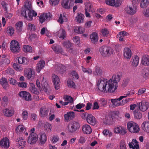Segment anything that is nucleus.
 <instances>
[{
	"label": "nucleus",
	"mask_w": 149,
	"mask_h": 149,
	"mask_svg": "<svg viewBox=\"0 0 149 149\" xmlns=\"http://www.w3.org/2000/svg\"><path fill=\"white\" fill-rule=\"evenodd\" d=\"M99 51L103 56L108 57L111 55L113 52V50L110 47L103 46L99 49Z\"/></svg>",
	"instance_id": "nucleus-4"
},
{
	"label": "nucleus",
	"mask_w": 149,
	"mask_h": 149,
	"mask_svg": "<svg viewBox=\"0 0 149 149\" xmlns=\"http://www.w3.org/2000/svg\"><path fill=\"white\" fill-rule=\"evenodd\" d=\"M17 144L18 143V146L19 147L21 146L22 148L25 146L26 144V141L24 140H22L20 141L19 142H18Z\"/></svg>",
	"instance_id": "nucleus-58"
},
{
	"label": "nucleus",
	"mask_w": 149,
	"mask_h": 149,
	"mask_svg": "<svg viewBox=\"0 0 149 149\" xmlns=\"http://www.w3.org/2000/svg\"><path fill=\"white\" fill-rule=\"evenodd\" d=\"M134 118L137 119H140L142 117L141 113L139 111L135 112L134 113Z\"/></svg>",
	"instance_id": "nucleus-45"
},
{
	"label": "nucleus",
	"mask_w": 149,
	"mask_h": 149,
	"mask_svg": "<svg viewBox=\"0 0 149 149\" xmlns=\"http://www.w3.org/2000/svg\"><path fill=\"white\" fill-rule=\"evenodd\" d=\"M2 111L4 115L8 117L12 116L14 113L13 110L10 108L4 109H3Z\"/></svg>",
	"instance_id": "nucleus-21"
},
{
	"label": "nucleus",
	"mask_w": 149,
	"mask_h": 149,
	"mask_svg": "<svg viewBox=\"0 0 149 149\" xmlns=\"http://www.w3.org/2000/svg\"><path fill=\"white\" fill-rule=\"evenodd\" d=\"M32 6L29 3L24 5V7L22 9L21 13L22 15L26 19L31 20L33 16L36 17L37 15V13L34 10L31 11Z\"/></svg>",
	"instance_id": "nucleus-2"
},
{
	"label": "nucleus",
	"mask_w": 149,
	"mask_h": 149,
	"mask_svg": "<svg viewBox=\"0 0 149 149\" xmlns=\"http://www.w3.org/2000/svg\"><path fill=\"white\" fill-rule=\"evenodd\" d=\"M142 64L145 65H149V56L147 55H144L142 58Z\"/></svg>",
	"instance_id": "nucleus-34"
},
{
	"label": "nucleus",
	"mask_w": 149,
	"mask_h": 149,
	"mask_svg": "<svg viewBox=\"0 0 149 149\" xmlns=\"http://www.w3.org/2000/svg\"><path fill=\"white\" fill-rule=\"evenodd\" d=\"M142 130L145 132L149 133V121H145L141 125Z\"/></svg>",
	"instance_id": "nucleus-27"
},
{
	"label": "nucleus",
	"mask_w": 149,
	"mask_h": 149,
	"mask_svg": "<svg viewBox=\"0 0 149 149\" xmlns=\"http://www.w3.org/2000/svg\"><path fill=\"white\" fill-rule=\"evenodd\" d=\"M85 106V104L79 103L76 105V107L77 109H80L81 108L84 107Z\"/></svg>",
	"instance_id": "nucleus-61"
},
{
	"label": "nucleus",
	"mask_w": 149,
	"mask_h": 149,
	"mask_svg": "<svg viewBox=\"0 0 149 149\" xmlns=\"http://www.w3.org/2000/svg\"><path fill=\"white\" fill-rule=\"evenodd\" d=\"M142 75L143 77L145 79L149 77V74L147 69H145L143 70Z\"/></svg>",
	"instance_id": "nucleus-48"
},
{
	"label": "nucleus",
	"mask_w": 149,
	"mask_h": 149,
	"mask_svg": "<svg viewBox=\"0 0 149 149\" xmlns=\"http://www.w3.org/2000/svg\"><path fill=\"white\" fill-rule=\"evenodd\" d=\"M45 65V61L43 60H40L38 63L37 65L36 70L37 72L39 73Z\"/></svg>",
	"instance_id": "nucleus-28"
},
{
	"label": "nucleus",
	"mask_w": 149,
	"mask_h": 149,
	"mask_svg": "<svg viewBox=\"0 0 149 149\" xmlns=\"http://www.w3.org/2000/svg\"><path fill=\"white\" fill-rule=\"evenodd\" d=\"M40 136L39 138V143L40 145H43L45 143L47 140V136L45 133L41 132Z\"/></svg>",
	"instance_id": "nucleus-24"
},
{
	"label": "nucleus",
	"mask_w": 149,
	"mask_h": 149,
	"mask_svg": "<svg viewBox=\"0 0 149 149\" xmlns=\"http://www.w3.org/2000/svg\"><path fill=\"white\" fill-rule=\"evenodd\" d=\"M149 0H142L140 3V6L142 8H146L148 5Z\"/></svg>",
	"instance_id": "nucleus-42"
},
{
	"label": "nucleus",
	"mask_w": 149,
	"mask_h": 149,
	"mask_svg": "<svg viewBox=\"0 0 149 149\" xmlns=\"http://www.w3.org/2000/svg\"><path fill=\"white\" fill-rule=\"evenodd\" d=\"M67 127L69 132L73 133L79 131L80 127V125L77 121H72L68 124Z\"/></svg>",
	"instance_id": "nucleus-3"
},
{
	"label": "nucleus",
	"mask_w": 149,
	"mask_h": 149,
	"mask_svg": "<svg viewBox=\"0 0 149 149\" xmlns=\"http://www.w3.org/2000/svg\"><path fill=\"white\" fill-rule=\"evenodd\" d=\"M31 87L30 90L32 93L35 94H38L39 93L37 89L35 87V85L33 83H30Z\"/></svg>",
	"instance_id": "nucleus-41"
},
{
	"label": "nucleus",
	"mask_w": 149,
	"mask_h": 149,
	"mask_svg": "<svg viewBox=\"0 0 149 149\" xmlns=\"http://www.w3.org/2000/svg\"><path fill=\"white\" fill-rule=\"evenodd\" d=\"M139 109L142 111H146L149 107V103L144 101H142L139 103H137Z\"/></svg>",
	"instance_id": "nucleus-7"
},
{
	"label": "nucleus",
	"mask_w": 149,
	"mask_h": 149,
	"mask_svg": "<svg viewBox=\"0 0 149 149\" xmlns=\"http://www.w3.org/2000/svg\"><path fill=\"white\" fill-rule=\"evenodd\" d=\"M6 71V73L10 75H13L14 73V71L13 70L10 68H8Z\"/></svg>",
	"instance_id": "nucleus-64"
},
{
	"label": "nucleus",
	"mask_w": 149,
	"mask_h": 149,
	"mask_svg": "<svg viewBox=\"0 0 149 149\" xmlns=\"http://www.w3.org/2000/svg\"><path fill=\"white\" fill-rule=\"evenodd\" d=\"M119 147L120 149H127L125 142L124 140H121L120 141Z\"/></svg>",
	"instance_id": "nucleus-49"
},
{
	"label": "nucleus",
	"mask_w": 149,
	"mask_h": 149,
	"mask_svg": "<svg viewBox=\"0 0 149 149\" xmlns=\"http://www.w3.org/2000/svg\"><path fill=\"white\" fill-rule=\"evenodd\" d=\"M106 123L107 124H111L114 121L115 118L113 115H109L105 118Z\"/></svg>",
	"instance_id": "nucleus-33"
},
{
	"label": "nucleus",
	"mask_w": 149,
	"mask_h": 149,
	"mask_svg": "<svg viewBox=\"0 0 149 149\" xmlns=\"http://www.w3.org/2000/svg\"><path fill=\"white\" fill-rule=\"evenodd\" d=\"M75 114L73 111L68 112L67 113L64 114V120L66 122H68L70 120H72L74 118Z\"/></svg>",
	"instance_id": "nucleus-11"
},
{
	"label": "nucleus",
	"mask_w": 149,
	"mask_h": 149,
	"mask_svg": "<svg viewBox=\"0 0 149 149\" xmlns=\"http://www.w3.org/2000/svg\"><path fill=\"white\" fill-rule=\"evenodd\" d=\"M60 0H49V3L52 6L58 5L59 3Z\"/></svg>",
	"instance_id": "nucleus-55"
},
{
	"label": "nucleus",
	"mask_w": 149,
	"mask_h": 149,
	"mask_svg": "<svg viewBox=\"0 0 149 149\" xmlns=\"http://www.w3.org/2000/svg\"><path fill=\"white\" fill-rule=\"evenodd\" d=\"M83 133L86 134H89L92 132V130L91 126L88 125H83L82 127Z\"/></svg>",
	"instance_id": "nucleus-17"
},
{
	"label": "nucleus",
	"mask_w": 149,
	"mask_h": 149,
	"mask_svg": "<svg viewBox=\"0 0 149 149\" xmlns=\"http://www.w3.org/2000/svg\"><path fill=\"white\" fill-rule=\"evenodd\" d=\"M35 25L34 24L29 23L28 24L27 28L28 29L35 30Z\"/></svg>",
	"instance_id": "nucleus-57"
},
{
	"label": "nucleus",
	"mask_w": 149,
	"mask_h": 149,
	"mask_svg": "<svg viewBox=\"0 0 149 149\" xmlns=\"http://www.w3.org/2000/svg\"><path fill=\"white\" fill-rule=\"evenodd\" d=\"M58 36L60 38L63 39L65 37L66 32L64 29H61L58 31Z\"/></svg>",
	"instance_id": "nucleus-38"
},
{
	"label": "nucleus",
	"mask_w": 149,
	"mask_h": 149,
	"mask_svg": "<svg viewBox=\"0 0 149 149\" xmlns=\"http://www.w3.org/2000/svg\"><path fill=\"white\" fill-rule=\"evenodd\" d=\"M14 30L12 27H8L7 29V32L9 35L12 36L14 33Z\"/></svg>",
	"instance_id": "nucleus-50"
},
{
	"label": "nucleus",
	"mask_w": 149,
	"mask_h": 149,
	"mask_svg": "<svg viewBox=\"0 0 149 149\" xmlns=\"http://www.w3.org/2000/svg\"><path fill=\"white\" fill-rule=\"evenodd\" d=\"M23 119L24 120H26L28 118V113L26 111H23L22 114Z\"/></svg>",
	"instance_id": "nucleus-54"
},
{
	"label": "nucleus",
	"mask_w": 149,
	"mask_h": 149,
	"mask_svg": "<svg viewBox=\"0 0 149 149\" xmlns=\"http://www.w3.org/2000/svg\"><path fill=\"white\" fill-rule=\"evenodd\" d=\"M49 110L47 108L42 107L40 110V114L41 117H45L48 115Z\"/></svg>",
	"instance_id": "nucleus-36"
},
{
	"label": "nucleus",
	"mask_w": 149,
	"mask_h": 149,
	"mask_svg": "<svg viewBox=\"0 0 149 149\" xmlns=\"http://www.w3.org/2000/svg\"><path fill=\"white\" fill-rule=\"evenodd\" d=\"M73 40L74 42L78 44L80 42L79 37L77 36H75L73 38Z\"/></svg>",
	"instance_id": "nucleus-63"
},
{
	"label": "nucleus",
	"mask_w": 149,
	"mask_h": 149,
	"mask_svg": "<svg viewBox=\"0 0 149 149\" xmlns=\"http://www.w3.org/2000/svg\"><path fill=\"white\" fill-rule=\"evenodd\" d=\"M59 140L58 137L57 136H53L52 138V141L53 143H55Z\"/></svg>",
	"instance_id": "nucleus-60"
},
{
	"label": "nucleus",
	"mask_w": 149,
	"mask_h": 149,
	"mask_svg": "<svg viewBox=\"0 0 149 149\" xmlns=\"http://www.w3.org/2000/svg\"><path fill=\"white\" fill-rule=\"evenodd\" d=\"M24 74L28 79L34 77L35 76L34 72L30 68H28L25 70Z\"/></svg>",
	"instance_id": "nucleus-20"
},
{
	"label": "nucleus",
	"mask_w": 149,
	"mask_h": 149,
	"mask_svg": "<svg viewBox=\"0 0 149 149\" xmlns=\"http://www.w3.org/2000/svg\"><path fill=\"white\" fill-rule=\"evenodd\" d=\"M24 51V52H30L32 51V48L30 46L25 45L23 47Z\"/></svg>",
	"instance_id": "nucleus-47"
},
{
	"label": "nucleus",
	"mask_w": 149,
	"mask_h": 149,
	"mask_svg": "<svg viewBox=\"0 0 149 149\" xmlns=\"http://www.w3.org/2000/svg\"><path fill=\"white\" fill-rule=\"evenodd\" d=\"M84 16L81 13H78L75 17V20L78 23H83L84 21Z\"/></svg>",
	"instance_id": "nucleus-32"
},
{
	"label": "nucleus",
	"mask_w": 149,
	"mask_h": 149,
	"mask_svg": "<svg viewBox=\"0 0 149 149\" xmlns=\"http://www.w3.org/2000/svg\"><path fill=\"white\" fill-rule=\"evenodd\" d=\"M63 99L65 101L68 102L69 103H70L71 105L73 104V99L70 96L64 95L63 97Z\"/></svg>",
	"instance_id": "nucleus-37"
},
{
	"label": "nucleus",
	"mask_w": 149,
	"mask_h": 149,
	"mask_svg": "<svg viewBox=\"0 0 149 149\" xmlns=\"http://www.w3.org/2000/svg\"><path fill=\"white\" fill-rule=\"evenodd\" d=\"M125 96H120L118 98L111 99V102L112 104L113 107H115L120 106V101L123 98H125Z\"/></svg>",
	"instance_id": "nucleus-19"
},
{
	"label": "nucleus",
	"mask_w": 149,
	"mask_h": 149,
	"mask_svg": "<svg viewBox=\"0 0 149 149\" xmlns=\"http://www.w3.org/2000/svg\"><path fill=\"white\" fill-rule=\"evenodd\" d=\"M105 2L106 4L113 6L118 7L121 4L120 2H118L117 1L116 2L115 0H106Z\"/></svg>",
	"instance_id": "nucleus-31"
},
{
	"label": "nucleus",
	"mask_w": 149,
	"mask_h": 149,
	"mask_svg": "<svg viewBox=\"0 0 149 149\" xmlns=\"http://www.w3.org/2000/svg\"><path fill=\"white\" fill-rule=\"evenodd\" d=\"M19 87L23 88H25L27 87V84L24 82H19L17 83Z\"/></svg>",
	"instance_id": "nucleus-53"
},
{
	"label": "nucleus",
	"mask_w": 149,
	"mask_h": 149,
	"mask_svg": "<svg viewBox=\"0 0 149 149\" xmlns=\"http://www.w3.org/2000/svg\"><path fill=\"white\" fill-rule=\"evenodd\" d=\"M0 145L3 148H8L10 146L9 139L6 137L3 138L0 141Z\"/></svg>",
	"instance_id": "nucleus-14"
},
{
	"label": "nucleus",
	"mask_w": 149,
	"mask_h": 149,
	"mask_svg": "<svg viewBox=\"0 0 149 149\" xmlns=\"http://www.w3.org/2000/svg\"><path fill=\"white\" fill-rule=\"evenodd\" d=\"M139 62V58L137 56H133L131 60L132 65L134 67H136L138 65Z\"/></svg>",
	"instance_id": "nucleus-26"
},
{
	"label": "nucleus",
	"mask_w": 149,
	"mask_h": 149,
	"mask_svg": "<svg viewBox=\"0 0 149 149\" xmlns=\"http://www.w3.org/2000/svg\"><path fill=\"white\" fill-rule=\"evenodd\" d=\"M98 38V35L96 33L93 32L90 35V39L92 42L95 44L97 43Z\"/></svg>",
	"instance_id": "nucleus-30"
},
{
	"label": "nucleus",
	"mask_w": 149,
	"mask_h": 149,
	"mask_svg": "<svg viewBox=\"0 0 149 149\" xmlns=\"http://www.w3.org/2000/svg\"><path fill=\"white\" fill-rule=\"evenodd\" d=\"M19 95L22 99L26 101H29L31 100V95L28 92L25 91H22L19 92Z\"/></svg>",
	"instance_id": "nucleus-9"
},
{
	"label": "nucleus",
	"mask_w": 149,
	"mask_h": 149,
	"mask_svg": "<svg viewBox=\"0 0 149 149\" xmlns=\"http://www.w3.org/2000/svg\"><path fill=\"white\" fill-rule=\"evenodd\" d=\"M122 127L121 126H118L116 127L114 129V132L116 133L119 134L120 132V130L122 129Z\"/></svg>",
	"instance_id": "nucleus-62"
},
{
	"label": "nucleus",
	"mask_w": 149,
	"mask_h": 149,
	"mask_svg": "<svg viewBox=\"0 0 149 149\" xmlns=\"http://www.w3.org/2000/svg\"><path fill=\"white\" fill-rule=\"evenodd\" d=\"M87 123L92 125H95L96 124V120L95 117L91 114H89L86 117Z\"/></svg>",
	"instance_id": "nucleus-16"
},
{
	"label": "nucleus",
	"mask_w": 149,
	"mask_h": 149,
	"mask_svg": "<svg viewBox=\"0 0 149 149\" xmlns=\"http://www.w3.org/2000/svg\"><path fill=\"white\" fill-rule=\"evenodd\" d=\"M67 84L68 86L70 88L72 87L73 88H75L76 86L75 84L73 81L70 80L68 81Z\"/></svg>",
	"instance_id": "nucleus-51"
},
{
	"label": "nucleus",
	"mask_w": 149,
	"mask_h": 149,
	"mask_svg": "<svg viewBox=\"0 0 149 149\" xmlns=\"http://www.w3.org/2000/svg\"><path fill=\"white\" fill-rule=\"evenodd\" d=\"M52 16V15L49 13H43L39 17V21L41 23H42L46 20H49Z\"/></svg>",
	"instance_id": "nucleus-12"
},
{
	"label": "nucleus",
	"mask_w": 149,
	"mask_h": 149,
	"mask_svg": "<svg viewBox=\"0 0 149 149\" xmlns=\"http://www.w3.org/2000/svg\"><path fill=\"white\" fill-rule=\"evenodd\" d=\"M125 12L127 14L133 15L135 14L136 12V6H127L125 8Z\"/></svg>",
	"instance_id": "nucleus-15"
},
{
	"label": "nucleus",
	"mask_w": 149,
	"mask_h": 149,
	"mask_svg": "<svg viewBox=\"0 0 149 149\" xmlns=\"http://www.w3.org/2000/svg\"><path fill=\"white\" fill-rule=\"evenodd\" d=\"M57 70L60 72L63 73L66 70L65 67L62 64H59L57 68Z\"/></svg>",
	"instance_id": "nucleus-44"
},
{
	"label": "nucleus",
	"mask_w": 149,
	"mask_h": 149,
	"mask_svg": "<svg viewBox=\"0 0 149 149\" xmlns=\"http://www.w3.org/2000/svg\"><path fill=\"white\" fill-rule=\"evenodd\" d=\"M128 145L130 148H132L133 149H139V148L138 142L135 139H133L131 142L129 143Z\"/></svg>",
	"instance_id": "nucleus-23"
},
{
	"label": "nucleus",
	"mask_w": 149,
	"mask_h": 149,
	"mask_svg": "<svg viewBox=\"0 0 149 149\" xmlns=\"http://www.w3.org/2000/svg\"><path fill=\"white\" fill-rule=\"evenodd\" d=\"M17 58H16V60ZM17 60L18 63L21 64L26 65L29 62L28 59L22 56L19 57Z\"/></svg>",
	"instance_id": "nucleus-29"
},
{
	"label": "nucleus",
	"mask_w": 149,
	"mask_h": 149,
	"mask_svg": "<svg viewBox=\"0 0 149 149\" xmlns=\"http://www.w3.org/2000/svg\"><path fill=\"white\" fill-rule=\"evenodd\" d=\"M101 36L104 37H107L109 33V31L106 28L102 29L101 30Z\"/></svg>",
	"instance_id": "nucleus-43"
},
{
	"label": "nucleus",
	"mask_w": 149,
	"mask_h": 149,
	"mask_svg": "<svg viewBox=\"0 0 149 149\" xmlns=\"http://www.w3.org/2000/svg\"><path fill=\"white\" fill-rule=\"evenodd\" d=\"M71 74L73 77V78H74L76 79H78L79 78V75L78 73L75 71L73 70L71 73Z\"/></svg>",
	"instance_id": "nucleus-56"
},
{
	"label": "nucleus",
	"mask_w": 149,
	"mask_h": 149,
	"mask_svg": "<svg viewBox=\"0 0 149 149\" xmlns=\"http://www.w3.org/2000/svg\"><path fill=\"white\" fill-rule=\"evenodd\" d=\"M38 139V136L37 134H30L28 139V142L30 144H35Z\"/></svg>",
	"instance_id": "nucleus-10"
},
{
	"label": "nucleus",
	"mask_w": 149,
	"mask_h": 149,
	"mask_svg": "<svg viewBox=\"0 0 149 149\" xmlns=\"http://www.w3.org/2000/svg\"><path fill=\"white\" fill-rule=\"evenodd\" d=\"M69 0H63L61 2L62 7L65 9H70L72 6L73 4L71 2H70L69 4Z\"/></svg>",
	"instance_id": "nucleus-18"
},
{
	"label": "nucleus",
	"mask_w": 149,
	"mask_h": 149,
	"mask_svg": "<svg viewBox=\"0 0 149 149\" xmlns=\"http://www.w3.org/2000/svg\"><path fill=\"white\" fill-rule=\"evenodd\" d=\"M103 73L102 69L98 66H96L93 71V74L94 76L101 77Z\"/></svg>",
	"instance_id": "nucleus-13"
},
{
	"label": "nucleus",
	"mask_w": 149,
	"mask_h": 149,
	"mask_svg": "<svg viewBox=\"0 0 149 149\" xmlns=\"http://www.w3.org/2000/svg\"><path fill=\"white\" fill-rule=\"evenodd\" d=\"M52 48L56 53L63 54V50L61 47L56 44H54L52 46Z\"/></svg>",
	"instance_id": "nucleus-22"
},
{
	"label": "nucleus",
	"mask_w": 149,
	"mask_h": 149,
	"mask_svg": "<svg viewBox=\"0 0 149 149\" xmlns=\"http://www.w3.org/2000/svg\"><path fill=\"white\" fill-rule=\"evenodd\" d=\"M127 127L129 131L132 133H136L139 131L138 125L134 122H128L127 123Z\"/></svg>",
	"instance_id": "nucleus-5"
},
{
	"label": "nucleus",
	"mask_w": 149,
	"mask_h": 149,
	"mask_svg": "<svg viewBox=\"0 0 149 149\" xmlns=\"http://www.w3.org/2000/svg\"><path fill=\"white\" fill-rule=\"evenodd\" d=\"M10 63V60L7 58H5L3 60H2L0 62V63L1 64H5L7 65L9 64Z\"/></svg>",
	"instance_id": "nucleus-59"
},
{
	"label": "nucleus",
	"mask_w": 149,
	"mask_h": 149,
	"mask_svg": "<svg viewBox=\"0 0 149 149\" xmlns=\"http://www.w3.org/2000/svg\"><path fill=\"white\" fill-rule=\"evenodd\" d=\"M23 23L22 22H19L15 24L16 30L18 32H20L22 30Z\"/></svg>",
	"instance_id": "nucleus-40"
},
{
	"label": "nucleus",
	"mask_w": 149,
	"mask_h": 149,
	"mask_svg": "<svg viewBox=\"0 0 149 149\" xmlns=\"http://www.w3.org/2000/svg\"><path fill=\"white\" fill-rule=\"evenodd\" d=\"M124 56L127 59H130L132 56L131 49L128 48H125L124 49Z\"/></svg>",
	"instance_id": "nucleus-25"
},
{
	"label": "nucleus",
	"mask_w": 149,
	"mask_h": 149,
	"mask_svg": "<svg viewBox=\"0 0 149 149\" xmlns=\"http://www.w3.org/2000/svg\"><path fill=\"white\" fill-rule=\"evenodd\" d=\"M122 74L120 72L113 74L111 78L108 80L103 77L99 79L97 86L99 90L104 93H112L115 91L118 87V83L120 81Z\"/></svg>",
	"instance_id": "nucleus-1"
},
{
	"label": "nucleus",
	"mask_w": 149,
	"mask_h": 149,
	"mask_svg": "<svg viewBox=\"0 0 149 149\" xmlns=\"http://www.w3.org/2000/svg\"><path fill=\"white\" fill-rule=\"evenodd\" d=\"M52 81L54 83L55 89L58 90L60 88V79L58 76L54 74L52 75Z\"/></svg>",
	"instance_id": "nucleus-8"
},
{
	"label": "nucleus",
	"mask_w": 149,
	"mask_h": 149,
	"mask_svg": "<svg viewBox=\"0 0 149 149\" xmlns=\"http://www.w3.org/2000/svg\"><path fill=\"white\" fill-rule=\"evenodd\" d=\"M0 84L5 89L9 86L7 79L5 78H3L0 79Z\"/></svg>",
	"instance_id": "nucleus-35"
},
{
	"label": "nucleus",
	"mask_w": 149,
	"mask_h": 149,
	"mask_svg": "<svg viewBox=\"0 0 149 149\" xmlns=\"http://www.w3.org/2000/svg\"><path fill=\"white\" fill-rule=\"evenodd\" d=\"M81 68L83 72L84 73H87L88 74H91L92 73V70L91 69H87L84 67L83 66H81Z\"/></svg>",
	"instance_id": "nucleus-52"
},
{
	"label": "nucleus",
	"mask_w": 149,
	"mask_h": 149,
	"mask_svg": "<svg viewBox=\"0 0 149 149\" xmlns=\"http://www.w3.org/2000/svg\"><path fill=\"white\" fill-rule=\"evenodd\" d=\"M25 129L24 126L22 125H18L15 131L17 134H19L23 132Z\"/></svg>",
	"instance_id": "nucleus-39"
},
{
	"label": "nucleus",
	"mask_w": 149,
	"mask_h": 149,
	"mask_svg": "<svg viewBox=\"0 0 149 149\" xmlns=\"http://www.w3.org/2000/svg\"><path fill=\"white\" fill-rule=\"evenodd\" d=\"M104 136H107L108 137H111L112 135V133L107 129H104L102 132Z\"/></svg>",
	"instance_id": "nucleus-46"
},
{
	"label": "nucleus",
	"mask_w": 149,
	"mask_h": 149,
	"mask_svg": "<svg viewBox=\"0 0 149 149\" xmlns=\"http://www.w3.org/2000/svg\"><path fill=\"white\" fill-rule=\"evenodd\" d=\"M20 49L19 44L16 40H12L10 43V49L13 53L19 52Z\"/></svg>",
	"instance_id": "nucleus-6"
}]
</instances>
